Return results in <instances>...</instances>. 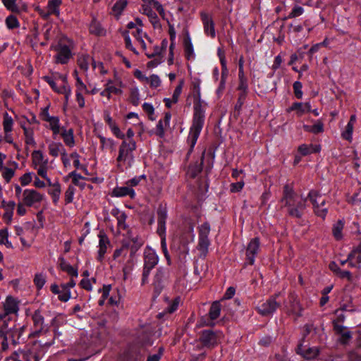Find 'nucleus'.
<instances>
[{"instance_id":"09e8293b","label":"nucleus","mask_w":361,"mask_h":361,"mask_svg":"<svg viewBox=\"0 0 361 361\" xmlns=\"http://www.w3.org/2000/svg\"><path fill=\"white\" fill-rule=\"evenodd\" d=\"M1 172L6 183H9L15 174V170L8 167L3 169L2 171Z\"/></svg>"},{"instance_id":"423d86ee","label":"nucleus","mask_w":361,"mask_h":361,"mask_svg":"<svg viewBox=\"0 0 361 361\" xmlns=\"http://www.w3.org/2000/svg\"><path fill=\"white\" fill-rule=\"evenodd\" d=\"M55 51H56V62L58 63H67L72 56L69 47L66 44H59L55 47Z\"/></svg>"},{"instance_id":"cd10ccee","label":"nucleus","mask_w":361,"mask_h":361,"mask_svg":"<svg viewBox=\"0 0 361 361\" xmlns=\"http://www.w3.org/2000/svg\"><path fill=\"white\" fill-rule=\"evenodd\" d=\"M61 0H49L47 9L51 15L59 16V6L61 4Z\"/></svg>"},{"instance_id":"0eeeda50","label":"nucleus","mask_w":361,"mask_h":361,"mask_svg":"<svg viewBox=\"0 0 361 361\" xmlns=\"http://www.w3.org/2000/svg\"><path fill=\"white\" fill-rule=\"evenodd\" d=\"M259 244L260 243L259 238H252L248 243L246 249V259L248 264H254L255 258L257 255L259 249Z\"/></svg>"},{"instance_id":"774afa93","label":"nucleus","mask_w":361,"mask_h":361,"mask_svg":"<svg viewBox=\"0 0 361 361\" xmlns=\"http://www.w3.org/2000/svg\"><path fill=\"white\" fill-rule=\"evenodd\" d=\"M68 177L72 178V182L75 185H80V180L84 178L80 174L77 173L75 171L70 173Z\"/></svg>"},{"instance_id":"49530a36","label":"nucleus","mask_w":361,"mask_h":361,"mask_svg":"<svg viewBox=\"0 0 361 361\" xmlns=\"http://www.w3.org/2000/svg\"><path fill=\"white\" fill-rule=\"evenodd\" d=\"M183 85H184V81L183 80H180L179 81V83L178 85H177V87H176L173 93V96H172V102L173 104H176L178 102V98L180 95V93L182 92V89H183Z\"/></svg>"},{"instance_id":"338daca9","label":"nucleus","mask_w":361,"mask_h":361,"mask_svg":"<svg viewBox=\"0 0 361 361\" xmlns=\"http://www.w3.org/2000/svg\"><path fill=\"white\" fill-rule=\"evenodd\" d=\"M180 299L179 297L176 298L168 307L167 312L169 313H173V312H175L180 304Z\"/></svg>"},{"instance_id":"6ab92c4d","label":"nucleus","mask_w":361,"mask_h":361,"mask_svg":"<svg viewBox=\"0 0 361 361\" xmlns=\"http://www.w3.org/2000/svg\"><path fill=\"white\" fill-rule=\"evenodd\" d=\"M158 262L159 258L155 252L152 249H145L144 252V264L156 266Z\"/></svg>"},{"instance_id":"c03bdc74","label":"nucleus","mask_w":361,"mask_h":361,"mask_svg":"<svg viewBox=\"0 0 361 361\" xmlns=\"http://www.w3.org/2000/svg\"><path fill=\"white\" fill-rule=\"evenodd\" d=\"M184 49L185 56L187 57L188 59H190L191 58L193 57L192 46L189 37H187L184 39Z\"/></svg>"},{"instance_id":"6e6d98bb","label":"nucleus","mask_w":361,"mask_h":361,"mask_svg":"<svg viewBox=\"0 0 361 361\" xmlns=\"http://www.w3.org/2000/svg\"><path fill=\"white\" fill-rule=\"evenodd\" d=\"M46 282L45 277L42 274H37L34 279V283L38 289H41Z\"/></svg>"},{"instance_id":"e2e57ef3","label":"nucleus","mask_w":361,"mask_h":361,"mask_svg":"<svg viewBox=\"0 0 361 361\" xmlns=\"http://www.w3.org/2000/svg\"><path fill=\"white\" fill-rule=\"evenodd\" d=\"M4 6L10 11L16 12L18 8L16 4V0H2Z\"/></svg>"},{"instance_id":"1a4fd4ad","label":"nucleus","mask_w":361,"mask_h":361,"mask_svg":"<svg viewBox=\"0 0 361 361\" xmlns=\"http://www.w3.org/2000/svg\"><path fill=\"white\" fill-rule=\"evenodd\" d=\"M50 290L54 295H58V299L61 302H66L68 301L71 297V290L66 288V286H63L62 283L60 286L56 283L51 284Z\"/></svg>"},{"instance_id":"79ce46f5","label":"nucleus","mask_w":361,"mask_h":361,"mask_svg":"<svg viewBox=\"0 0 361 361\" xmlns=\"http://www.w3.org/2000/svg\"><path fill=\"white\" fill-rule=\"evenodd\" d=\"M127 4V0H118L114 5L112 10L114 12L115 15L117 16V17H118L121 14L122 11L126 7Z\"/></svg>"},{"instance_id":"20e7f679","label":"nucleus","mask_w":361,"mask_h":361,"mask_svg":"<svg viewBox=\"0 0 361 361\" xmlns=\"http://www.w3.org/2000/svg\"><path fill=\"white\" fill-rule=\"evenodd\" d=\"M306 198L307 200L309 199L312 204L314 214L317 216L324 219L327 214L328 209L324 207L326 204V200L323 198L321 193L317 190H311Z\"/></svg>"},{"instance_id":"c85d7f7f","label":"nucleus","mask_w":361,"mask_h":361,"mask_svg":"<svg viewBox=\"0 0 361 361\" xmlns=\"http://www.w3.org/2000/svg\"><path fill=\"white\" fill-rule=\"evenodd\" d=\"M118 232L123 233L128 230V226L126 224V215L123 212H117L116 216Z\"/></svg>"},{"instance_id":"c756f323","label":"nucleus","mask_w":361,"mask_h":361,"mask_svg":"<svg viewBox=\"0 0 361 361\" xmlns=\"http://www.w3.org/2000/svg\"><path fill=\"white\" fill-rule=\"evenodd\" d=\"M246 97H247L246 92H240L238 94V98L237 102L234 106L233 116L235 118H237L240 115V111L241 108L245 101Z\"/></svg>"},{"instance_id":"37998d69","label":"nucleus","mask_w":361,"mask_h":361,"mask_svg":"<svg viewBox=\"0 0 361 361\" xmlns=\"http://www.w3.org/2000/svg\"><path fill=\"white\" fill-rule=\"evenodd\" d=\"M16 206V203L13 201L8 202V204L6 205L5 213L4 214V218L5 219H8V221H11L12 219V216L13 213V209Z\"/></svg>"},{"instance_id":"864d4df0","label":"nucleus","mask_w":361,"mask_h":361,"mask_svg":"<svg viewBox=\"0 0 361 361\" xmlns=\"http://www.w3.org/2000/svg\"><path fill=\"white\" fill-rule=\"evenodd\" d=\"M339 335L341 337L339 338L338 341L342 345H347L352 338V334L350 331H345Z\"/></svg>"},{"instance_id":"f704fd0d","label":"nucleus","mask_w":361,"mask_h":361,"mask_svg":"<svg viewBox=\"0 0 361 361\" xmlns=\"http://www.w3.org/2000/svg\"><path fill=\"white\" fill-rule=\"evenodd\" d=\"M344 222L343 220H338L332 228V232L334 238L336 240H341L342 238V230L343 228Z\"/></svg>"},{"instance_id":"9d476101","label":"nucleus","mask_w":361,"mask_h":361,"mask_svg":"<svg viewBox=\"0 0 361 361\" xmlns=\"http://www.w3.org/2000/svg\"><path fill=\"white\" fill-rule=\"evenodd\" d=\"M221 305L220 301L216 300L212 303L208 313V319L204 321V326H213L215 323L213 322L216 319L221 313Z\"/></svg>"},{"instance_id":"473e14b6","label":"nucleus","mask_w":361,"mask_h":361,"mask_svg":"<svg viewBox=\"0 0 361 361\" xmlns=\"http://www.w3.org/2000/svg\"><path fill=\"white\" fill-rule=\"evenodd\" d=\"M90 32L95 35L102 36L105 35V30L102 27L100 23L94 20L90 25Z\"/></svg>"},{"instance_id":"4c0bfd02","label":"nucleus","mask_w":361,"mask_h":361,"mask_svg":"<svg viewBox=\"0 0 361 361\" xmlns=\"http://www.w3.org/2000/svg\"><path fill=\"white\" fill-rule=\"evenodd\" d=\"M203 165V154L200 157V163L198 166H190L188 171V174L190 177L195 178L197 173L201 172L202 166Z\"/></svg>"},{"instance_id":"5701e85b","label":"nucleus","mask_w":361,"mask_h":361,"mask_svg":"<svg viewBox=\"0 0 361 361\" xmlns=\"http://www.w3.org/2000/svg\"><path fill=\"white\" fill-rule=\"evenodd\" d=\"M121 86H122V82L121 81H116V82H114L111 80H108L106 84L105 85V87H106L107 90H109L110 94H122Z\"/></svg>"},{"instance_id":"8fccbe9b","label":"nucleus","mask_w":361,"mask_h":361,"mask_svg":"<svg viewBox=\"0 0 361 361\" xmlns=\"http://www.w3.org/2000/svg\"><path fill=\"white\" fill-rule=\"evenodd\" d=\"M147 82L149 84L151 87L157 88L160 86L161 80L157 75L153 74L148 77Z\"/></svg>"},{"instance_id":"f3484780","label":"nucleus","mask_w":361,"mask_h":361,"mask_svg":"<svg viewBox=\"0 0 361 361\" xmlns=\"http://www.w3.org/2000/svg\"><path fill=\"white\" fill-rule=\"evenodd\" d=\"M218 343L216 334L211 330H204V348H213Z\"/></svg>"},{"instance_id":"2f4dec72","label":"nucleus","mask_w":361,"mask_h":361,"mask_svg":"<svg viewBox=\"0 0 361 361\" xmlns=\"http://www.w3.org/2000/svg\"><path fill=\"white\" fill-rule=\"evenodd\" d=\"M142 10V13L147 16L150 22L152 23V24L153 25V26L154 27L159 25V18H158L157 15L156 14V13L154 11H153L152 8H145Z\"/></svg>"},{"instance_id":"2eb2a0df","label":"nucleus","mask_w":361,"mask_h":361,"mask_svg":"<svg viewBox=\"0 0 361 361\" xmlns=\"http://www.w3.org/2000/svg\"><path fill=\"white\" fill-rule=\"evenodd\" d=\"M5 314L16 313L18 310V303L11 296H8L4 303Z\"/></svg>"},{"instance_id":"bf43d9fd","label":"nucleus","mask_w":361,"mask_h":361,"mask_svg":"<svg viewBox=\"0 0 361 361\" xmlns=\"http://www.w3.org/2000/svg\"><path fill=\"white\" fill-rule=\"evenodd\" d=\"M293 87L294 94H295V96L296 97V98L301 99L302 97V83L299 81H295L293 83Z\"/></svg>"},{"instance_id":"680f3d73","label":"nucleus","mask_w":361,"mask_h":361,"mask_svg":"<svg viewBox=\"0 0 361 361\" xmlns=\"http://www.w3.org/2000/svg\"><path fill=\"white\" fill-rule=\"evenodd\" d=\"M304 9L302 6H295L286 18H293L300 16L303 13Z\"/></svg>"},{"instance_id":"a18cd8bd","label":"nucleus","mask_w":361,"mask_h":361,"mask_svg":"<svg viewBox=\"0 0 361 361\" xmlns=\"http://www.w3.org/2000/svg\"><path fill=\"white\" fill-rule=\"evenodd\" d=\"M90 60V57L88 55H82L78 58V64L82 70L86 71L89 67Z\"/></svg>"},{"instance_id":"9b49d317","label":"nucleus","mask_w":361,"mask_h":361,"mask_svg":"<svg viewBox=\"0 0 361 361\" xmlns=\"http://www.w3.org/2000/svg\"><path fill=\"white\" fill-rule=\"evenodd\" d=\"M167 279V272L164 268H159L153 278L152 285L155 291L160 293L164 287V283Z\"/></svg>"},{"instance_id":"7ed1b4c3","label":"nucleus","mask_w":361,"mask_h":361,"mask_svg":"<svg viewBox=\"0 0 361 361\" xmlns=\"http://www.w3.org/2000/svg\"><path fill=\"white\" fill-rule=\"evenodd\" d=\"M136 149V143L133 140H123L119 147L118 156L116 159L118 166H130L133 161V152Z\"/></svg>"},{"instance_id":"aec40b11","label":"nucleus","mask_w":361,"mask_h":361,"mask_svg":"<svg viewBox=\"0 0 361 361\" xmlns=\"http://www.w3.org/2000/svg\"><path fill=\"white\" fill-rule=\"evenodd\" d=\"M32 162L35 168L48 164V160L44 159V155L40 150H35L32 153Z\"/></svg>"},{"instance_id":"bb28decb","label":"nucleus","mask_w":361,"mask_h":361,"mask_svg":"<svg viewBox=\"0 0 361 361\" xmlns=\"http://www.w3.org/2000/svg\"><path fill=\"white\" fill-rule=\"evenodd\" d=\"M61 192V190L59 183H54L52 188L48 190V193L51 196L53 202L54 204H56L59 200Z\"/></svg>"},{"instance_id":"39448f33","label":"nucleus","mask_w":361,"mask_h":361,"mask_svg":"<svg viewBox=\"0 0 361 361\" xmlns=\"http://www.w3.org/2000/svg\"><path fill=\"white\" fill-rule=\"evenodd\" d=\"M279 293H276L271 296L265 302L257 307L258 312L262 316L271 314L280 307V304L276 302V298Z\"/></svg>"},{"instance_id":"ddd939ff","label":"nucleus","mask_w":361,"mask_h":361,"mask_svg":"<svg viewBox=\"0 0 361 361\" xmlns=\"http://www.w3.org/2000/svg\"><path fill=\"white\" fill-rule=\"evenodd\" d=\"M98 236L99 238V242L97 259L101 262L106 252L107 247L109 245L110 241L104 231H100Z\"/></svg>"},{"instance_id":"a211bd4d","label":"nucleus","mask_w":361,"mask_h":361,"mask_svg":"<svg viewBox=\"0 0 361 361\" xmlns=\"http://www.w3.org/2000/svg\"><path fill=\"white\" fill-rule=\"evenodd\" d=\"M112 195L115 197H124L128 195L131 198H133L135 196V191L128 186L117 187L113 190Z\"/></svg>"},{"instance_id":"f03ea898","label":"nucleus","mask_w":361,"mask_h":361,"mask_svg":"<svg viewBox=\"0 0 361 361\" xmlns=\"http://www.w3.org/2000/svg\"><path fill=\"white\" fill-rule=\"evenodd\" d=\"M297 193L294 190L293 183H287L283 188V195L281 202L288 208V214L292 217L301 219L303 211L306 208L307 198L302 199L296 202Z\"/></svg>"},{"instance_id":"a19ab883","label":"nucleus","mask_w":361,"mask_h":361,"mask_svg":"<svg viewBox=\"0 0 361 361\" xmlns=\"http://www.w3.org/2000/svg\"><path fill=\"white\" fill-rule=\"evenodd\" d=\"M13 121L12 118L8 116V113L4 114L3 126L5 133H11L13 129Z\"/></svg>"},{"instance_id":"58836bf2","label":"nucleus","mask_w":361,"mask_h":361,"mask_svg":"<svg viewBox=\"0 0 361 361\" xmlns=\"http://www.w3.org/2000/svg\"><path fill=\"white\" fill-rule=\"evenodd\" d=\"M127 247V251L130 250V255H133L141 246L142 243L137 238H132L128 243L124 244Z\"/></svg>"},{"instance_id":"4be33fe9","label":"nucleus","mask_w":361,"mask_h":361,"mask_svg":"<svg viewBox=\"0 0 361 361\" xmlns=\"http://www.w3.org/2000/svg\"><path fill=\"white\" fill-rule=\"evenodd\" d=\"M32 321L37 332H40L44 329V317L39 310H36L32 315Z\"/></svg>"},{"instance_id":"052dcab7","label":"nucleus","mask_w":361,"mask_h":361,"mask_svg":"<svg viewBox=\"0 0 361 361\" xmlns=\"http://www.w3.org/2000/svg\"><path fill=\"white\" fill-rule=\"evenodd\" d=\"M123 36H124V39H125V44H126V47L130 50H131L134 54H138V52L137 51V50L133 47L132 43H131V41H130V37L128 35V31H126L123 32Z\"/></svg>"},{"instance_id":"f8f14e48","label":"nucleus","mask_w":361,"mask_h":361,"mask_svg":"<svg viewBox=\"0 0 361 361\" xmlns=\"http://www.w3.org/2000/svg\"><path fill=\"white\" fill-rule=\"evenodd\" d=\"M295 350L297 354L302 355L306 360L315 358L320 352L319 348L317 347L309 348L308 349L303 350L302 343L298 345Z\"/></svg>"},{"instance_id":"69168bd1","label":"nucleus","mask_w":361,"mask_h":361,"mask_svg":"<svg viewBox=\"0 0 361 361\" xmlns=\"http://www.w3.org/2000/svg\"><path fill=\"white\" fill-rule=\"evenodd\" d=\"M76 92H89V90L87 89L86 85L83 83L82 80L77 76L76 77Z\"/></svg>"},{"instance_id":"412c9836","label":"nucleus","mask_w":361,"mask_h":361,"mask_svg":"<svg viewBox=\"0 0 361 361\" xmlns=\"http://www.w3.org/2000/svg\"><path fill=\"white\" fill-rule=\"evenodd\" d=\"M289 299L291 303V311L293 312V313L295 314L297 317H301V312L302 309L297 299V295L295 293H291L289 295Z\"/></svg>"},{"instance_id":"e433bc0d","label":"nucleus","mask_w":361,"mask_h":361,"mask_svg":"<svg viewBox=\"0 0 361 361\" xmlns=\"http://www.w3.org/2000/svg\"><path fill=\"white\" fill-rule=\"evenodd\" d=\"M49 124V128L53 132V135H58L61 131L59 125V118L57 116H53L47 121Z\"/></svg>"},{"instance_id":"13d9d810","label":"nucleus","mask_w":361,"mask_h":361,"mask_svg":"<svg viewBox=\"0 0 361 361\" xmlns=\"http://www.w3.org/2000/svg\"><path fill=\"white\" fill-rule=\"evenodd\" d=\"M167 214L165 209L159 208L157 211V222L159 224H166Z\"/></svg>"},{"instance_id":"5fc2aeb1","label":"nucleus","mask_w":361,"mask_h":361,"mask_svg":"<svg viewBox=\"0 0 361 361\" xmlns=\"http://www.w3.org/2000/svg\"><path fill=\"white\" fill-rule=\"evenodd\" d=\"M130 101L134 106H137L140 102L138 90L135 88L130 90Z\"/></svg>"},{"instance_id":"72a5a7b5","label":"nucleus","mask_w":361,"mask_h":361,"mask_svg":"<svg viewBox=\"0 0 361 361\" xmlns=\"http://www.w3.org/2000/svg\"><path fill=\"white\" fill-rule=\"evenodd\" d=\"M24 135H25V142L26 145L35 146L36 142L34 139V132L32 128H27L25 127H23Z\"/></svg>"},{"instance_id":"3c124183","label":"nucleus","mask_w":361,"mask_h":361,"mask_svg":"<svg viewBox=\"0 0 361 361\" xmlns=\"http://www.w3.org/2000/svg\"><path fill=\"white\" fill-rule=\"evenodd\" d=\"M8 231L6 229L0 230V243L5 245L7 247H11L12 244L8 240Z\"/></svg>"},{"instance_id":"603ef678","label":"nucleus","mask_w":361,"mask_h":361,"mask_svg":"<svg viewBox=\"0 0 361 361\" xmlns=\"http://www.w3.org/2000/svg\"><path fill=\"white\" fill-rule=\"evenodd\" d=\"M6 25L10 29L16 28L19 26V23L14 16H9L6 20Z\"/></svg>"},{"instance_id":"393cba45","label":"nucleus","mask_w":361,"mask_h":361,"mask_svg":"<svg viewBox=\"0 0 361 361\" xmlns=\"http://www.w3.org/2000/svg\"><path fill=\"white\" fill-rule=\"evenodd\" d=\"M204 33L214 38L216 36L214 21L204 14Z\"/></svg>"},{"instance_id":"0e129e2a","label":"nucleus","mask_w":361,"mask_h":361,"mask_svg":"<svg viewBox=\"0 0 361 361\" xmlns=\"http://www.w3.org/2000/svg\"><path fill=\"white\" fill-rule=\"evenodd\" d=\"M312 133L318 134L324 132V123L322 121H317V123L312 126Z\"/></svg>"},{"instance_id":"b1692460","label":"nucleus","mask_w":361,"mask_h":361,"mask_svg":"<svg viewBox=\"0 0 361 361\" xmlns=\"http://www.w3.org/2000/svg\"><path fill=\"white\" fill-rule=\"evenodd\" d=\"M60 267L61 270L66 271L68 274H69L72 277H77L78 275V269L74 268L73 266L69 264L68 262L65 261L63 258H60Z\"/></svg>"},{"instance_id":"de8ad7c7","label":"nucleus","mask_w":361,"mask_h":361,"mask_svg":"<svg viewBox=\"0 0 361 361\" xmlns=\"http://www.w3.org/2000/svg\"><path fill=\"white\" fill-rule=\"evenodd\" d=\"M75 194V188L73 185H70L65 192V202L69 204L73 202V196Z\"/></svg>"},{"instance_id":"4d7b16f0","label":"nucleus","mask_w":361,"mask_h":361,"mask_svg":"<svg viewBox=\"0 0 361 361\" xmlns=\"http://www.w3.org/2000/svg\"><path fill=\"white\" fill-rule=\"evenodd\" d=\"M353 130V126L351 123H348L345 128V130L341 134L342 137L344 140L350 141L352 139V133Z\"/></svg>"},{"instance_id":"ea45409f","label":"nucleus","mask_w":361,"mask_h":361,"mask_svg":"<svg viewBox=\"0 0 361 361\" xmlns=\"http://www.w3.org/2000/svg\"><path fill=\"white\" fill-rule=\"evenodd\" d=\"M154 267L155 266L154 265L144 264L141 280V284L142 286L149 282V276L150 274L151 270L154 269Z\"/></svg>"},{"instance_id":"a878e982","label":"nucleus","mask_w":361,"mask_h":361,"mask_svg":"<svg viewBox=\"0 0 361 361\" xmlns=\"http://www.w3.org/2000/svg\"><path fill=\"white\" fill-rule=\"evenodd\" d=\"M20 355H21L22 359H20V355H18L17 353H14L9 357L8 360H11V361H39L38 356H37V355L31 356L30 354H27L26 353H22Z\"/></svg>"},{"instance_id":"6e6552de","label":"nucleus","mask_w":361,"mask_h":361,"mask_svg":"<svg viewBox=\"0 0 361 361\" xmlns=\"http://www.w3.org/2000/svg\"><path fill=\"white\" fill-rule=\"evenodd\" d=\"M43 199V195L35 190H25L23 192V202L27 207H31L35 203L40 202Z\"/></svg>"},{"instance_id":"c9c22d12","label":"nucleus","mask_w":361,"mask_h":361,"mask_svg":"<svg viewBox=\"0 0 361 361\" xmlns=\"http://www.w3.org/2000/svg\"><path fill=\"white\" fill-rule=\"evenodd\" d=\"M292 111H295L296 114L298 117H300L305 113V109L304 108L303 104L301 102H294L292 104L291 106L286 109L288 113H290Z\"/></svg>"},{"instance_id":"dca6fc26","label":"nucleus","mask_w":361,"mask_h":361,"mask_svg":"<svg viewBox=\"0 0 361 361\" xmlns=\"http://www.w3.org/2000/svg\"><path fill=\"white\" fill-rule=\"evenodd\" d=\"M61 135L66 146L69 147H73L75 146V142L74 139L73 130L72 128L66 130L64 128H62Z\"/></svg>"},{"instance_id":"4468645a","label":"nucleus","mask_w":361,"mask_h":361,"mask_svg":"<svg viewBox=\"0 0 361 361\" xmlns=\"http://www.w3.org/2000/svg\"><path fill=\"white\" fill-rule=\"evenodd\" d=\"M49 154L53 157L64 155L66 149L61 142H52L48 146Z\"/></svg>"},{"instance_id":"f257e3e1","label":"nucleus","mask_w":361,"mask_h":361,"mask_svg":"<svg viewBox=\"0 0 361 361\" xmlns=\"http://www.w3.org/2000/svg\"><path fill=\"white\" fill-rule=\"evenodd\" d=\"M201 80L193 78L191 82L192 97L194 99L193 123L188 135V142L191 149L195 146L202 126V110L200 92Z\"/></svg>"},{"instance_id":"7c9ffc66","label":"nucleus","mask_w":361,"mask_h":361,"mask_svg":"<svg viewBox=\"0 0 361 361\" xmlns=\"http://www.w3.org/2000/svg\"><path fill=\"white\" fill-rule=\"evenodd\" d=\"M348 259H352L355 265L361 263V243L350 252Z\"/></svg>"}]
</instances>
